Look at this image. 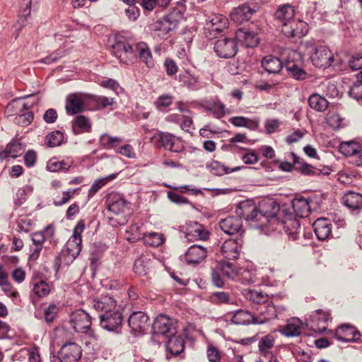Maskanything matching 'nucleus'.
Masks as SVG:
<instances>
[{"instance_id":"1","label":"nucleus","mask_w":362,"mask_h":362,"mask_svg":"<svg viewBox=\"0 0 362 362\" xmlns=\"http://www.w3.org/2000/svg\"><path fill=\"white\" fill-rule=\"evenodd\" d=\"M258 210L260 229L279 232L283 229L288 239L293 241L300 240L303 235L298 220L288 205L281 206L274 199H264L259 203Z\"/></svg>"},{"instance_id":"2","label":"nucleus","mask_w":362,"mask_h":362,"mask_svg":"<svg viewBox=\"0 0 362 362\" xmlns=\"http://www.w3.org/2000/svg\"><path fill=\"white\" fill-rule=\"evenodd\" d=\"M112 53L120 64L129 65L137 60V54L132 46L123 36H117L112 45Z\"/></svg>"},{"instance_id":"3","label":"nucleus","mask_w":362,"mask_h":362,"mask_svg":"<svg viewBox=\"0 0 362 362\" xmlns=\"http://www.w3.org/2000/svg\"><path fill=\"white\" fill-rule=\"evenodd\" d=\"M237 216L244 218L253 228H260L259 226V210L258 206L252 200H244L240 202L235 210Z\"/></svg>"},{"instance_id":"4","label":"nucleus","mask_w":362,"mask_h":362,"mask_svg":"<svg viewBox=\"0 0 362 362\" xmlns=\"http://www.w3.org/2000/svg\"><path fill=\"white\" fill-rule=\"evenodd\" d=\"M228 19L221 14H214L206 20L204 35L208 40L218 38L227 28Z\"/></svg>"},{"instance_id":"5","label":"nucleus","mask_w":362,"mask_h":362,"mask_svg":"<svg viewBox=\"0 0 362 362\" xmlns=\"http://www.w3.org/2000/svg\"><path fill=\"white\" fill-rule=\"evenodd\" d=\"M214 50L216 54L223 59H230L235 56L238 47L235 37L221 36L214 45Z\"/></svg>"},{"instance_id":"6","label":"nucleus","mask_w":362,"mask_h":362,"mask_svg":"<svg viewBox=\"0 0 362 362\" xmlns=\"http://www.w3.org/2000/svg\"><path fill=\"white\" fill-rule=\"evenodd\" d=\"M82 355L81 347L75 342L64 344L58 351L57 356H53L50 362H78Z\"/></svg>"},{"instance_id":"7","label":"nucleus","mask_w":362,"mask_h":362,"mask_svg":"<svg viewBox=\"0 0 362 362\" xmlns=\"http://www.w3.org/2000/svg\"><path fill=\"white\" fill-rule=\"evenodd\" d=\"M153 139L160 143V147L173 153H181L185 148L183 140L169 132H158Z\"/></svg>"},{"instance_id":"8","label":"nucleus","mask_w":362,"mask_h":362,"mask_svg":"<svg viewBox=\"0 0 362 362\" xmlns=\"http://www.w3.org/2000/svg\"><path fill=\"white\" fill-rule=\"evenodd\" d=\"M71 241H67L63 249L54 258V268L58 272L62 265H69L79 255L81 247H78Z\"/></svg>"},{"instance_id":"9","label":"nucleus","mask_w":362,"mask_h":362,"mask_svg":"<svg viewBox=\"0 0 362 362\" xmlns=\"http://www.w3.org/2000/svg\"><path fill=\"white\" fill-rule=\"evenodd\" d=\"M99 319L103 329L116 333L121 332L124 317L119 308L106 314H99Z\"/></svg>"},{"instance_id":"10","label":"nucleus","mask_w":362,"mask_h":362,"mask_svg":"<svg viewBox=\"0 0 362 362\" xmlns=\"http://www.w3.org/2000/svg\"><path fill=\"white\" fill-rule=\"evenodd\" d=\"M310 58L315 66L323 69L330 66L334 61L331 50L324 45L313 47Z\"/></svg>"},{"instance_id":"11","label":"nucleus","mask_w":362,"mask_h":362,"mask_svg":"<svg viewBox=\"0 0 362 362\" xmlns=\"http://www.w3.org/2000/svg\"><path fill=\"white\" fill-rule=\"evenodd\" d=\"M308 31V24L305 21L294 17L281 25V32L288 37L301 38L307 34Z\"/></svg>"},{"instance_id":"12","label":"nucleus","mask_w":362,"mask_h":362,"mask_svg":"<svg viewBox=\"0 0 362 362\" xmlns=\"http://www.w3.org/2000/svg\"><path fill=\"white\" fill-rule=\"evenodd\" d=\"M152 332L156 335H163L166 337L176 333L174 320L165 315H159L156 317L152 325Z\"/></svg>"},{"instance_id":"13","label":"nucleus","mask_w":362,"mask_h":362,"mask_svg":"<svg viewBox=\"0 0 362 362\" xmlns=\"http://www.w3.org/2000/svg\"><path fill=\"white\" fill-rule=\"evenodd\" d=\"M107 209L109 211L115 214H119L129 211L128 216L130 214V202L127 201L124 196L118 193H110L107 196L106 199Z\"/></svg>"},{"instance_id":"14","label":"nucleus","mask_w":362,"mask_h":362,"mask_svg":"<svg viewBox=\"0 0 362 362\" xmlns=\"http://www.w3.org/2000/svg\"><path fill=\"white\" fill-rule=\"evenodd\" d=\"M70 322L77 332H86L92 325L91 316L82 309L73 312L70 316Z\"/></svg>"},{"instance_id":"15","label":"nucleus","mask_w":362,"mask_h":362,"mask_svg":"<svg viewBox=\"0 0 362 362\" xmlns=\"http://www.w3.org/2000/svg\"><path fill=\"white\" fill-rule=\"evenodd\" d=\"M243 240L242 237L226 240L221 247V252L227 259H237L240 257Z\"/></svg>"},{"instance_id":"16","label":"nucleus","mask_w":362,"mask_h":362,"mask_svg":"<svg viewBox=\"0 0 362 362\" xmlns=\"http://www.w3.org/2000/svg\"><path fill=\"white\" fill-rule=\"evenodd\" d=\"M338 341L349 342L356 341L361 338V333L354 326L344 325L338 327L334 332L329 329L328 331Z\"/></svg>"},{"instance_id":"17","label":"nucleus","mask_w":362,"mask_h":362,"mask_svg":"<svg viewBox=\"0 0 362 362\" xmlns=\"http://www.w3.org/2000/svg\"><path fill=\"white\" fill-rule=\"evenodd\" d=\"M128 325L132 332L142 333L149 327V317L144 312H133L128 319Z\"/></svg>"},{"instance_id":"18","label":"nucleus","mask_w":362,"mask_h":362,"mask_svg":"<svg viewBox=\"0 0 362 362\" xmlns=\"http://www.w3.org/2000/svg\"><path fill=\"white\" fill-rule=\"evenodd\" d=\"M220 228L226 234L233 235L240 233L241 237L243 230V221L237 216H230L219 221Z\"/></svg>"},{"instance_id":"19","label":"nucleus","mask_w":362,"mask_h":362,"mask_svg":"<svg viewBox=\"0 0 362 362\" xmlns=\"http://www.w3.org/2000/svg\"><path fill=\"white\" fill-rule=\"evenodd\" d=\"M205 112H211L214 117L221 119L227 113V108L223 103L221 101L218 96L206 100L202 105Z\"/></svg>"},{"instance_id":"20","label":"nucleus","mask_w":362,"mask_h":362,"mask_svg":"<svg viewBox=\"0 0 362 362\" xmlns=\"http://www.w3.org/2000/svg\"><path fill=\"white\" fill-rule=\"evenodd\" d=\"M93 308L99 314H106L119 308L117 305V300L110 295L101 296L93 302Z\"/></svg>"},{"instance_id":"21","label":"nucleus","mask_w":362,"mask_h":362,"mask_svg":"<svg viewBox=\"0 0 362 362\" xmlns=\"http://www.w3.org/2000/svg\"><path fill=\"white\" fill-rule=\"evenodd\" d=\"M277 317V310L272 303H267L258 308V313L255 315V325H262L275 319Z\"/></svg>"},{"instance_id":"22","label":"nucleus","mask_w":362,"mask_h":362,"mask_svg":"<svg viewBox=\"0 0 362 362\" xmlns=\"http://www.w3.org/2000/svg\"><path fill=\"white\" fill-rule=\"evenodd\" d=\"M257 6L253 5L250 6L245 4L235 8L230 14V18L237 23H242L244 21H249L252 15L256 12Z\"/></svg>"},{"instance_id":"23","label":"nucleus","mask_w":362,"mask_h":362,"mask_svg":"<svg viewBox=\"0 0 362 362\" xmlns=\"http://www.w3.org/2000/svg\"><path fill=\"white\" fill-rule=\"evenodd\" d=\"M313 230L320 240H325L332 235V224L325 218H317L313 224Z\"/></svg>"},{"instance_id":"24","label":"nucleus","mask_w":362,"mask_h":362,"mask_svg":"<svg viewBox=\"0 0 362 362\" xmlns=\"http://www.w3.org/2000/svg\"><path fill=\"white\" fill-rule=\"evenodd\" d=\"M302 328L303 323L298 318H291L279 327V332L286 337H296L301 334Z\"/></svg>"},{"instance_id":"25","label":"nucleus","mask_w":362,"mask_h":362,"mask_svg":"<svg viewBox=\"0 0 362 362\" xmlns=\"http://www.w3.org/2000/svg\"><path fill=\"white\" fill-rule=\"evenodd\" d=\"M206 247L199 245H193L186 252L185 260L189 264H198L206 258Z\"/></svg>"},{"instance_id":"26","label":"nucleus","mask_w":362,"mask_h":362,"mask_svg":"<svg viewBox=\"0 0 362 362\" xmlns=\"http://www.w3.org/2000/svg\"><path fill=\"white\" fill-rule=\"evenodd\" d=\"M312 322L310 328L315 332L322 333L327 329V323L330 319V315L323 311L317 310L312 316Z\"/></svg>"},{"instance_id":"27","label":"nucleus","mask_w":362,"mask_h":362,"mask_svg":"<svg viewBox=\"0 0 362 362\" xmlns=\"http://www.w3.org/2000/svg\"><path fill=\"white\" fill-rule=\"evenodd\" d=\"M235 38L247 47H255L259 44L257 33L247 29H239L235 33Z\"/></svg>"},{"instance_id":"28","label":"nucleus","mask_w":362,"mask_h":362,"mask_svg":"<svg viewBox=\"0 0 362 362\" xmlns=\"http://www.w3.org/2000/svg\"><path fill=\"white\" fill-rule=\"evenodd\" d=\"M73 133L75 135L91 132L92 124L90 119L83 115H76L71 122Z\"/></svg>"},{"instance_id":"29","label":"nucleus","mask_w":362,"mask_h":362,"mask_svg":"<svg viewBox=\"0 0 362 362\" xmlns=\"http://www.w3.org/2000/svg\"><path fill=\"white\" fill-rule=\"evenodd\" d=\"M65 109L70 115H76L84 110V103L81 96L77 94L69 95L66 98Z\"/></svg>"},{"instance_id":"30","label":"nucleus","mask_w":362,"mask_h":362,"mask_svg":"<svg viewBox=\"0 0 362 362\" xmlns=\"http://www.w3.org/2000/svg\"><path fill=\"white\" fill-rule=\"evenodd\" d=\"M135 49L140 60L146 64V66L152 69L155 66V61L152 56V52L148 45L144 42L137 43Z\"/></svg>"},{"instance_id":"31","label":"nucleus","mask_w":362,"mask_h":362,"mask_svg":"<svg viewBox=\"0 0 362 362\" xmlns=\"http://www.w3.org/2000/svg\"><path fill=\"white\" fill-rule=\"evenodd\" d=\"M294 217L304 218L308 216L310 211V206L308 199L303 197L294 199L291 208Z\"/></svg>"},{"instance_id":"32","label":"nucleus","mask_w":362,"mask_h":362,"mask_svg":"<svg viewBox=\"0 0 362 362\" xmlns=\"http://www.w3.org/2000/svg\"><path fill=\"white\" fill-rule=\"evenodd\" d=\"M231 315L230 320L233 323L239 325L254 324L255 315L245 310H238L235 312L228 313L227 316Z\"/></svg>"},{"instance_id":"33","label":"nucleus","mask_w":362,"mask_h":362,"mask_svg":"<svg viewBox=\"0 0 362 362\" xmlns=\"http://www.w3.org/2000/svg\"><path fill=\"white\" fill-rule=\"evenodd\" d=\"M229 122L237 127H246L252 131H255L259 128V119H250L243 116L232 117L228 119Z\"/></svg>"},{"instance_id":"34","label":"nucleus","mask_w":362,"mask_h":362,"mask_svg":"<svg viewBox=\"0 0 362 362\" xmlns=\"http://www.w3.org/2000/svg\"><path fill=\"white\" fill-rule=\"evenodd\" d=\"M289 156L292 158V160L294 163H297L298 165L296 167V169L299 170L300 172L305 175L313 176V175H319L320 174V170L317 169L313 165L305 163L303 158L298 156L295 153H290Z\"/></svg>"},{"instance_id":"35","label":"nucleus","mask_w":362,"mask_h":362,"mask_svg":"<svg viewBox=\"0 0 362 362\" xmlns=\"http://www.w3.org/2000/svg\"><path fill=\"white\" fill-rule=\"evenodd\" d=\"M167 350L174 356H177L185 349V340L182 336L175 334L168 337Z\"/></svg>"},{"instance_id":"36","label":"nucleus","mask_w":362,"mask_h":362,"mask_svg":"<svg viewBox=\"0 0 362 362\" xmlns=\"http://www.w3.org/2000/svg\"><path fill=\"white\" fill-rule=\"evenodd\" d=\"M342 203L351 210L362 209V194L352 191L347 192L342 197Z\"/></svg>"},{"instance_id":"37","label":"nucleus","mask_w":362,"mask_h":362,"mask_svg":"<svg viewBox=\"0 0 362 362\" xmlns=\"http://www.w3.org/2000/svg\"><path fill=\"white\" fill-rule=\"evenodd\" d=\"M262 66L269 74H278L283 68L284 64L276 57L268 55L262 60Z\"/></svg>"},{"instance_id":"38","label":"nucleus","mask_w":362,"mask_h":362,"mask_svg":"<svg viewBox=\"0 0 362 362\" xmlns=\"http://www.w3.org/2000/svg\"><path fill=\"white\" fill-rule=\"evenodd\" d=\"M23 4L25 7L21 9L19 18L14 25L16 32L13 34V35L14 36L15 39H17L20 31L24 26H25L27 18L29 17L30 14L31 0H23Z\"/></svg>"},{"instance_id":"39","label":"nucleus","mask_w":362,"mask_h":362,"mask_svg":"<svg viewBox=\"0 0 362 362\" xmlns=\"http://www.w3.org/2000/svg\"><path fill=\"white\" fill-rule=\"evenodd\" d=\"M216 267L221 272L223 276L228 279L235 280L238 277V272H240L239 268L228 260H223L218 262Z\"/></svg>"},{"instance_id":"40","label":"nucleus","mask_w":362,"mask_h":362,"mask_svg":"<svg viewBox=\"0 0 362 362\" xmlns=\"http://www.w3.org/2000/svg\"><path fill=\"white\" fill-rule=\"evenodd\" d=\"M243 168V167L238 166L233 168H230L216 160H214L211 163L206 165V168L209 170L210 173L216 176H222L233 172H236Z\"/></svg>"},{"instance_id":"41","label":"nucleus","mask_w":362,"mask_h":362,"mask_svg":"<svg viewBox=\"0 0 362 362\" xmlns=\"http://www.w3.org/2000/svg\"><path fill=\"white\" fill-rule=\"evenodd\" d=\"M274 16L275 19L282 25L283 23H286L294 17L295 11L291 5L284 4L278 8Z\"/></svg>"},{"instance_id":"42","label":"nucleus","mask_w":362,"mask_h":362,"mask_svg":"<svg viewBox=\"0 0 362 362\" xmlns=\"http://www.w3.org/2000/svg\"><path fill=\"white\" fill-rule=\"evenodd\" d=\"M284 68L288 74L296 80H304L308 76L306 71L298 66L293 61L286 59L284 63Z\"/></svg>"},{"instance_id":"43","label":"nucleus","mask_w":362,"mask_h":362,"mask_svg":"<svg viewBox=\"0 0 362 362\" xmlns=\"http://www.w3.org/2000/svg\"><path fill=\"white\" fill-rule=\"evenodd\" d=\"M209 300L211 303L217 305H233L235 303V299L233 295L226 291L213 292L209 296Z\"/></svg>"},{"instance_id":"44","label":"nucleus","mask_w":362,"mask_h":362,"mask_svg":"<svg viewBox=\"0 0 362 362\" xmlns=\"http://www.w3.org/2000/svg\"><path fill=\"white\" fill-rule=\"evenodd\" d=\"M308 102L310 107L317 112H324L329 105L327 99L318 93L310 95Z\"/></svg>"},{"instance_id":"45","label":"nucleus","mask_w":362,"mask_h":362,"mask_svg":"<svg viewBox=\"0 0 362 362\" xmlns=\"http://www.w3.org/2000/svg\"><path fill=\"white\" fill-rule=\"evenodd\" d=\"M183 12L178 8H173L163 18L172 30L177 29L179 23L183 18Z\"/></svg>"},{"instance_id":"46","label":"nucleus","mask_w":362,"mask_h":362,"mask_svg":"<svg viewBox=\"0 0 362 362\" xmlns=\"http://www.w3.org/2000/svg\"><path fill=\"white\" fill-rule=\"evenodd\" d=\"M187 237L189 239V236L197 237L199 240H206L209 238V231L204 228V226L195 223L194 226L187 230Z\"/></svg>"},{"instance_id":"47","label":"nucleus","mask_w":362,"mask_h":362,"mask_svg":"<svg viewBox=\"0 0 362 362\" xmlns=\"http://www.w3.org/2000/svg\"><path fill=\"white\" fill-rule=\"evenodd\" d=\"M150 266V259L146 256H141L134 261V272L139 276H146Z\"/></svg>"},{"instance_id":"48","label":"nucleus","mask_w":362,"mask_h":362,"mask_svg":"<svg viewBox=\"0 0 362 362\" xmlns=\"http://www.w3.org/2000/svg\"><path fill=\"white\" fill-rule=\"evenodd\" d=\"M123 142V139L119 136H112L107 134H103L100 138V145L105 149H112L118 147Z\"/></svg>"},{"instance_id":"49","label":"nucleus","mask_w":362,"mask_h":362,"mask_svg":"<svg viewBox=\"0 0 362 362\" xmlns=\"http://www.w3.org/2000/svg\"><path fill=\"white\" fill-rule=\"evenodd\" d=\"M173 97L169 94H163L158 97L154 102L156 108L162 112L166 113L170 111V106L173 104Z\"/></svg>"},{"instance_id":"50","label":"nucleus","mask_w":362,"mask_h":362,"mask_svg":"<svg viewBox=\"0 0 362 362\" xmlns=\"http://www.w3.org/2000/svg\"><path fill=\"white\" fill-rule=\"evenodd\" d=\"M45 233H47L49 237H52L54 233V227L50 225L47 226L43 231L33 233L31 235L33 245H42L45 240Z\"/></svg>"},{"instance_id":"51","label":"nucleus","mask_w":362,"mask_h":362,"mask_svg":"<svg viewBox=\"0 0 362 362\" xmlns=\"http://www.w3.org/2000/svg\"><path fill=\"white\" fill-rule=\"evenodd\" d=\"M356 81L349 90V95L354 99L362 100V70L356 74Z\"/></svg>"},{"instance_id":"52","label":"nucleus","mask_w":362,"mask_h":362,"mask_svg":"<svg viewBox=\"0 0 362 362\" xmlns=\"http://www.w3.org/2000/svg\"><path fill=\"white\" fill-rule=\"evenodd\" d=\"M30 105H28L25 103H22L19 100H13L8 103L6 107V112L9 115L16 116L21 112H23L25 109L30 108Z\"/></svg>"},{"instance_id":"53","label":"nucleus","mask_w":362,"mask_h":362,"mask_svg":"<svg viewBox=\"0 0 362 362\" xmlns=\"http://www.w3.org/2000/svg\"><path fill=\"white\" fill-rule=\"evenodd\" d=\"M360 146L355 141H344L339 144V150L345 156L356 155Z\"/></svg>"},{"instance_id":"54","label":"nucleus","mask_w":362,"mask_h":362,"mask_svg":"<svg viewBox=\"0 0 362 362\" xmlns=\"http://www.w3.org/2000/svg\"><path fill=\"white\" fill-rule=\"evenodd\" d=\"M85 229V221L84 220H80L76 225L73 234L68 241H71V243L76 244L77 246L81 247L82 238L81 233Z\"/></svg>"},{"instance_id":"55","label":"nucleus","mask_w":362,"mask_h":362,"mask_svg":"<svg viewBox=\"0 0 362 362\" xmlns=\"http://www.w3.org/2000/svg\"><path fill=\"white\" fill-rule=\"evenodd\" d=\"M34 118V115L32 111L29 110V108L25 109L23 112L18 113L14 118V122L23 127L30 124Z\"/></svg>"},{"instance_id":"56","label":"nucleus","mask_w":362,"mask_h":362,"mask_svg":"<svg viewBox=\"0 0 362 362\" xmlns=\"http://www.w3.org/2000/svg\"><path fill=\"white\" fill-rule=\"evenodd\" d=\"M33 291L37 297L45 298L49 294L50 287L45 281L40 280L34 284Z\"/></svg>"},{"instance_id":"57","label":"nucleus","mask_w":362,"mask_h":362,"mask_svg":"<svg viewBox=\"0 0 362 362\" xmlns=\"http://www.w3.org/2000/svg\"><path fill=\"white\" fill-rule=\"evenodd\" d=\"M115 177H116L115 175L112 174V175H109L108 177L96 180L93 183V185H91V187L88 191V197H93L98 192V190L100 188H102L104 185H105L107 184V182L109 180L115 179Z\"/></svg>"},{"instance_id":"58","label":"nucleus","mask_w":362,"mask_h":362,"mask_svg":"<svg viewBox=\"0 0 362 362\" xmlns=\"http://www.w3.org/2000/svg\"><path fill=\"white\" fill-rule=\"evenodd\" d=\"M150 28L151 30L160 32V35H162L163 37H165L173 31L164 18L157 20L153 23L151 25Z\"/></svg>"},{"instance_id":"59","label":"nucleus","mask_w":362,"mask_h":362,"mask_svg":"<svg viewBox=\"0 0 362 362\" xmlns=\"http://www.w3.org/2000/svg\"><path fill=\"white\" fill-rule=\"evenodd\" d=\"M90 100L95 104L98 109L106 108L115 103L114 98L102 95H91Z\"/></svg>"},{"instance_id":"60","label":"nucleus","mask_w":362,"mask_h":362,"mask_svg":"<svg viewBox=\"0 0 362 362\" xmlns=\"http://www.w3.org/2000/svg\"><path fill=\"white\" fill-rule=\"evenodd\" d=\"M59 307L55 303H51L44 310V319L46 322H52L57 317Z\"/></svg>"},{"instance_id":"61","label":"nucleus","mask_w":362,"mask_h":362,"mask_svg":"<svg viewBox=\"0 0 362 362\" xmlns=\"http://www.w3.org/2000/svg\"><path fill=\"white\" fill-rule=\"evenodd\" d=\"M64 139L63 134L59 131H54L49 133L46 137V143L49 147L59 146Z\"/></svg>"},{"instance_id":"62","label":"nucleus","mask_w":362,"mask_h":362,"mask_svg":"<svg viewBox=\"0 0 362 362\" xmlns=\"http://www.w3.org/2000/svg\"><path fill=\"white\" fill-rule=\"evenodd\" d=\"M126 233L128 235L127 236V240L131 243L136 242V240L144 238L142 234L140 233V226L136 223L132 224L126 230Z\"/></svg>"},{"instance_id":"63","label":"nucleus","mask_w":362,"mask_h":362,"mask_svg":"<svg viewBox=\"0 0 362 362\" xmlns=\"http://www.w3.org/2000/svg\"><path fill=\"white\" fill-rule=\"evenodd\" d=\"M145 243L153 247H158L162 245L165 239L161 233H150L144 237Z\"/></svg>"},{"instance_id":"64","label":"nucleus","mask_w":362,"mask_h":362,"mask_svg":"<svg viewBox=\"0 0 362 362\" xmlns=\"http://www.w3.org/2000/svg\"><path fill=\"white\" fill-rule=\"evenodd\" d=\"M275 343L274 337L268 334L259 339L258 341V349H272Z\"/></svg>"}]
</instances>
